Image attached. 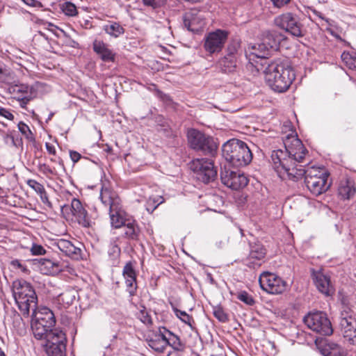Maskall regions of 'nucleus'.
Instances as JSON below:
<instances>
[{
  "label": "nucleus",
  "instance_id": "f257e3e1",
  "mask_svg": "<svg viewBox=\"0 0 356 356\" xmlns=\"http://www.w3.org/2000/svg\"><path fill=\"white\" fill-rule=\"evenodd\" d=\"M285 149L273 151L271 159L273 168L281 174L286 172L289 179L298 181L305 176V183L308 190L318 196L330 188L327 183L328 172L320 168H306L305 155L308 152L302 141L297 137L288 138L284 141Z\"/></svg>",
  "mask_w": 356,
  "mask_h": 356
},
{
  "label": "nucleus",
  "instance_id": "f03ea898",
  "mask_svg": "<svg viewBox=\"0 0 356 356\" xmlns=\"http://www.w3.org/2000/svg\"><path fill=\"white\" fill-rule=\"evenodd\" d=\"M268 86L275 92H286L296 79L294 70L287 59H277L261 63Z\"/></svg>",
  "mask_w": 356,
  "mask_h": 356
},
{
  "label": "nucleus",
  "instance_id": "7ed1b4c3",
  "mask_svg": "<svg viewBox=\"0 0 356 356\" xmlns=\"http://www.w3.org/2000/svg\"><path fill=\"white\" fill-rule=\"evenodd\" d=\"M222 156L227 161V166L241 168L248 165L252 159V154L243 141L232 138L222 147Z\"/></svg>",
  "mask_w": 356,
  "mask_h": 356
},
{
  "label": "nucleus",
  "instance_id": "20e7f679",
  "mask_svg": "<svg viewBox=\"0 0 356 356\" xmlns=\"http://www.w3.org/2000/svg\"><path fill=\"white\" fill-rule=\"evenodd\" d=\"M15 300L23 316H28L31 309H36L38 298L31 284L25 280L13 283Z\"/></svg>",
  "mask_w": 356,
  "mask_h": 356
},
{
  "label": "nucleus",
  "instance_id": "39448f33",
  "mask_svg": "<svg viewBox=\"0 0 356 356\" xmlns=\"http://www.w3.org/2000/svg\"><path fill=\"white\" fill-rule=\"evenodd\" d=\"M187 140L188 146L196 152L210 156H215L217 154L218 145L214 138L196 129L188 130Z\"/></svg>",
  "mask_w": 356,
  "mask_h": 356
},
{
  "label": "nucleus",
  "instance_id": "423d86ee",
  "mask_svg": "<svg viewBox=\"0 0 356 356\" xmlns=\"http://www.w3.org/2000/svg\"><path fill=\"white\" fill-rule=\"evenodd\" d=\"M190 168L195 173V178L207 184L215 180L217 170L213 162L209 159H196L190 163Z\"/></svg>",
  "mask_w": 356,
  "mask_h": 356
},
{
  "label": "nucleus",
  "instance_id": "0eeeda50",
  "mask_svg": "<svg viewBox=\"0 0 356 356\" xmlns=\"http://www.w3.org/2000/svg\"><path fill=\"white\" fill-rule=\"evenodd\" d=\"M304 322L309 328L321 335L328 336L333 332L331 322L324 312L309 313L305 316Z\"/></svg>",
  "mask_w": 356,
  "mask_h": 356
},
{
  "label": "nucleus",
  "instance_id": "6e6552de",
  "mask_svg": "<svg viewBox=\"0 0 356 356\" xmlns=\"http://www.w3.org/2000/svg\"><path fill=\"white\" fill-rule=\"evenodd\" d=\"M259 282L261 289L268 293L281 294L287 287V283L277 275L264 271L259 275Z\"/></svg>",
  "mask_w": 356,
  "mask_h": 356
},
{
  "label": "nucleus",
  "instance_id": "1a4fd4ad",
  "mask_svg": "<svg viewBox=\"0 0 356 356\" xmlns=\"http://www.w3.org/2000/svg\"><path fill=\"white\" fill-rule=\"evenodd\" d=\"M275 24L295 37L305 35L303 26L298 17L291 13H284L275 19Z\"/></svg>",
  "mask_w": 356,
  "mask_h": 356
},
{
  "label": "nucleus",
  "instance_id": "9d476101",
  "mask_svg": "<svg viewBox=\"0 0 356 356\" xmlns=\"http://www.w3.org/2000/svg\"><path fill=\"white\" fill-rule=\"evenodd\" d=\"M220 179L225 186L235 191L245 187L248 183V179L243 173L239 170H233L227 165L221 168Z\"/></svg>",
  "mask_w": 356,
  "mask_h": 356
},
{
  "label": "nucleus",
  "instance_id": "9b49d317",
  "mask_svg": "<svg viewBox=\"0 0 356 356\" xmlns=\"http://www.w3.org/2000/svg\"><path fill=\"white\" fill-rule=\"evenodd\" d=\"M229 32L225 30L216 29L208 33L204 39V49L209 54L219 53L226 43Z\"/></svg>",
  "mask_w": 356,
  "mask_h": 356
},
{
  "label": "nucleus",
  "instance_id": "f8f14e48",
  "mask_svg": "<svg viewBox=\"0 0 356 356\" xmlns=\"http://www.w3.org/2000/svg\"><path fill=\"white\" fill-rule=\"evenodd\" d=\"M183 23L185 28L193 33L202 31L206 26V19L201 12L195 9L186 12L183 15Z\"/></svg>",
  "mask_w": 356,
  "mask_h": 356
},
{
  "label": "nucleus",
  "instance_id": "ddd939ff",
  "mask_svg": "<svg viewBox=\"0 0 356 356\" xmlns=\"http://www.w3.org/2000/svg\"><path fill=\"white\" fill-rule=\"evenodd\" d=\"M70 209L76 221L81 227L89 228L95 224V222L88 213L85 206L79 199H72L70 204Z\"/></svg>",
  "mask_w": 356,
  "mask_h": 356
},
{
  "label": "nucleus",
  "instance_id": "4468645a",
  "mask_svg": "<svg viewBox=\"0 0 356 356\" xmlns=\"http://www.w3.org/2000/svg\"><path fill=\"white\" fill-rule=\"evenodd\" d=\"M122 276L125 280L127 291L131 297L136 294L137 282H136V272L132 262H127L123 268Z\"/></svg>",
  "mask_w": 356,
  "mask_h": 356
},
{
  "label": "nucleus",
  "instance_id": "2eb2a0df",
  "mask_svg": "<svg viewBox=\"0 0 356 356\" xmlns=\"http://www.w3.org/2000/svg\"><path fill=\"white\" fill-rule=\"evenodd\" d=\"M260 40V42L257 44H250L245 50L246 56L250 60H254V58L266 59L271 54L272 51L266 45Z\"/></svg>",
  "mask_w": 356,
  "mask_h": 356
},
{
  "label": "nucleus",
  "instance_id": "dca6fc26",
  "mask_svg": "<svg viewBox=\"0 0 356 356\" xmlns=\"http://www.w3.org/2000/svg\"><path fill=\"white\" fill-rule=\"evenodd\" d=\"M32 321L42 323L43 325H48L49 326L54 327L56 325L55 316L51 310L49 308L44 307L36 311V309H32Z\"/></svg>",
  "mask_w": 356,
  "mask_h": 356
},
{
  "label": "nucleus",
  "instance_id": "f3484780",
  "mask_svg": "<svg viewBox=\"0 0 356 356\" xmlns=\"http://www.w3.org/2000/svg\"><path fill=\"white\" fill-rule=\"evenodd\" d=\"M284 35L275 31H265L261 35V40L273 52L278 50L280 42Z\"/></svg>",
  "mask_w": 356,
  "mask_h": 356
},
{
  "label": "nucleus",
  "instance_id": "a211bd4d",
  "mask_svg": "<svg viewBox=\"0 0 356 356\" xmlns=\"http://www.w3.org/2000/svg\"><path fill=\"white\" fill-rule=\"evenodd\" d=\"M312 276L314 282L321 293L326 296H330L333 293V289L329 277L321 272H315Z\"/></svg>",
  "mask_w": 356,
  "mask_h": 356
},
{
  "label": "nucleus",
  "instance_id": "6ab92c4d",
  "mask_svg": "<svg viewBox=\"0 0 356 356\" xmlns=\"http://www.w3.org/2000/svg\"><path fill=\"white\" fill-rule=\"evenodd\" d=\"M93 51L104 62H114L115 54L108 48L102 40H95L92 43Z\"/></svg>",
  "mask_w": 356,
  "mask_h": 356
},
{
  "label": "nucleus",
  "instance_id": "aec40b11",
  "mask_svg": "<svg viewBox=\"0 0 356 356\" xmlns=\"http://www.w3.org/2000/svg\"><path fill=\"white\" fill-rule=\"evenodd\" d=\"M164 329V327H160L158 332L148 340L149 346L159 353H163L166 348V336L165 332H162Z\"/></svg>",
  "mask_w": 356,
  "mask_h": 356
},
{
  "label": "nucleus",
  "instance_id": "412c9836",
  "mask_svg": "<svg viewBox=\"0 0 356 356\" xmlns=\"http://www.w3.org/2000/svg\"><path fill=\"white\" fill-rule=\"evenodd\" d=\"M99 197L103 204L108 207L109 209H116V207L121 204V200L115 192L107 188H102Z\"/></svg>",
  "mask_w": 356,
  "mask_h": 356
},
{
  "label": "nucleus",
  "instance_id": "4be33fe9",
  "mask_svg": "<svg viewBox=\"0 0 356 356\" xmlns=\"http://www.w3.org/2000/svg\"><path fill=\"white\" fill-rule=\"evenodd\" d=\"M162 332H165L166 336V347L169 346L175 350L174 352L169 353L168 356H175L176 352H183L184 350L185 345L177 335L173 334L165 327Z\"/></svg>",
  "mask_w": 356,
  "mask_h": 356
},
{
  "label": "nucleus",
  "instance_id": "5701e85b",
  "mask_svg": "<svg viewBox=\"0 0 356 356\" xmlns=\"http://www.w3.org/2000/svg\"><path fill=\"white\" fill-rule=\"evenodd\" d=\"M356 188L350 179L341 180L338 187V195L343 200H350L355 196Z\"/></svg>",
  "mask_w": 356,
  "mask_h": 356
},
{
  "label": "nucleus",
  "instance_id": "b1692460",
  "mask_svg": "<svg viewBox=\"0 0 356 356\" xmlns=\"http://www.w3.org/2000/svg\"><path fill=\"white\" fill-rule=\"evenodd\" d=\"M58 248L65 255L77 259L81 255V249L75 247L70 241L60 239L57 243Z\"/></svg>",
  "mask_w": 356,
  "mask_h": 356
},
{
  "label": "nucleus",
  "instance_id": "393cba45",
  "mask_svg": "<svg viewBox=\"0 0 356 356\" xmlns=\"http://www.w3.org/2000/svg\"><path fill=\"white\" fill-rule=\"evenodd\" d=\"M123 214L124 211L122 209L121 204L116 207V209H113V208L109 209L111 224L113 227L118 229L124 225L125 222Z\"/></svg>",
  "mask_w": 356,
  "mask_h": 356
},
{
  "label": "nucleus",
  "instance_id": "a878e982",
  "mask_svg": "<svg viewBox=\"0 0 356 356\" xmlns=\"http://www.w3.org/2000/svg\"><path fill=\"white\" fill-rule=\"evenodd\" d=\"M339 326L341 334L356 330V318L347 314H341L339 318Z\"/></svg>",
  "mask_w": 356,
  "mask_h": 356
},
{
  "label": "nucleus",
  "instance_id": "bb28decb",
  "mask_svg": "<svg viewBox=\"0 0 356 356\" xmlns=\"http://www.w3.org/2000/svg\"><path fill=\"white\" fill-rule=\"evenodd\" d=\"M39 264L40 271L44 275H52L60 271L58 263L48 259H40Z\"/></svg>",
  "mask_w": 356,
  "mask_h": 356
},
{
  "label": "nucleus",
  "instance_id": "cd10ccee",
  "mask_svg": "<svg viewBox=\"0 0 356 356\" xmlns=\"http://www.w3.org/2000/svg\"><path fill=\"white\" fill-rule=\"evenodd\" d=\"M44 344H58V343H65L67 342V339L65 334L60 330L58 328H54L53 331H51L48 337L44 340Z\"/></svg>",
  "mask_w": 356,
  "mask_h": 356
},
{
  "label": "nucleus",
  "instance_id": "c85d7f7f",
  "mask_svg": "<svg viewBox=\"0 0 356 356\" xmlns=\"http://www.w3.org/2000/svg\"><path fill=\"white\" fill-rule=\"evenodd\" d=\"M124 234L125 236L131 240H138L140 235V229L135 221L124 223Z\"/></svg>",
  "mask_w": 356,
  "mask_h": 356
},
{
  "label": "nucleus",
  "instance_id": "c756f323",
  "mask_svg": "<svg viewBox=\"0 0 356 356\" xmlns=\"http://www.w3.org/2000/svg\"><path fill=\"white\" fill-rule=\"evenodd\" d=\"M46 353L48 356H65L66 355V344H44Z\"/></svg>",
  "mask_w": 356,
  "mask_h": 356
},
{
  "label": "nucleus",
  "instance_id": "7c9ffc66",
  "mask_svg": "<svg viewBox=\"0 0 356 356\" xmlns=\"http://www.w3.org/2000/svg\"><path fill=\"white\" fill-rule=\"evenodd\" d=\"M0 82L6 84L15 83V74L10 68L0 61Z\"/></svg>",
  "mask_w": 356,
  "mask_h": 356
},
{
  "label": "nucleus",
  "instance_id": "2f4dec72",
  "mask_svg": "<svg viewBox=\"0 0 356 356\" xmlns=\"http://www.w3.org/2000/svg\"><path fill=\"white\" fill-rule=\"evenodd\" d=\"M250 250L248 257L250 259L261 261L266 256V249L260 243L250 244Z\"/></svg>",
  "mask_w": 356,
  "mask_h": 356
},
{
  "label": "nucleus",
  "instance_id": "473e14b6",
  "mask_svg": "<svg viewBox=\"0 0 356 356\" xmlns=\"http://www.w3.org/2000/svg\"><path fill=\"white\" fill-rule=\"evenodd\" d=\"M10 86L8 90L10 93L13 94L15 96L18 95H28L32 93V87L25 84H8Z\"/></svg>",
  "mask_w": 356,
  "mask_h": 356
},
{
  "label": "nucleus",
  "instance_id": "72a5a7b5",
  "mask_svg": "<svg viewBox=\"0 0 356 356\" xmlns=\"http://www.w3.org/2000/svg\"><path fill=\"white\" fill-rule=\"evenodd\" d=\"M103 29L107 34L114 38H118L124 33V29L118 22L106 24Z\"/></svg>",
  "mask_w": 356,
  "mask_h": 356
},
{
  "label": "nucleus",
  "instance_id": "f704fd0d",
  "mask_svg": "<svg viewBox=\"0 0 356 356\" xmlns=\"http://www.w3.org/2000/svg\"><path fill=\"white\" fill-rule=\"evenodd\" d=\"M170 305L175 316L182 322L187 324L191 329H193V325L195 323V321L193 317L188 314L186 312L178 309L175 307L172 302H170Z\"/></svg>",
  "mask_w": 356,
  "mask_h": 356
},
{
  "label": "nucleus",
  "instance_id": "c9c22d12",
  "mask_svg": "<svg viewBox=\"0 0 356 356\" xmlns=\"http://www.w3.org/2000/svg\"><path fill=\"white\" fill-rule=\"evenodd\" d=\"M236 57L228 56L225 55L220 61V65L223 71L229 72L236 67Z\"/></svg>",
  "mask_w": 356,
  "mask_h": 356
},
{
  "label": "nucleus",
  "instance_id": "e433bc0d",
  "mask_svg": "<svg viewBox=\"0 0 356 356\" xmlns=\"http://www.w3.org/2000/svg\"><path fill=\"white\" fill-rule=\"evenodd\" d=\"M341 59L346 66L350 70H353L356 71V54L349 53V52H343L341 54Z\"/></svg>",
  "mask_w": 356,
  "mask_h": 356
},
{
  "label": "nucleus",
  "instance_id": "4c0bfd02",
  "mask_svg": "<svg viewBox=\"0 0 356 356\" xmlns=\"http://www.w3.org/2000/svg\"><path fill=\"white\" fill-rule=\"evenodd\" d=\"M31 330L35 338L38 340H45L48 337L49 334L54 330L42 328L40 325L38 327L35 326V327H31Z\"/></svg>",
  "mask_w": 356,
  "mask_h": 356
},
{
  "label": "nucleus",
  "instance_id": "58836bf2",
  "mask_svg": "<svg viewBox=\"0 0 356 356\" xmlns=\"http://www.w3.org/2000/svg\"><path fill=\"white\" fill-rule=\"evenodd\" d=\"M213 314L220 322L225 323L229 321L227 314L220 305L213 307Z\"/></svg>",
  "mask_w": 356,
  "mask_h": 356
},
{
  "label": "nucleus",
  "instance_id": "ea45409f",
  "mask_svg": "<svg viewBox=\"0 0 356 356\" xmlns=\"http://www.w3.org/2000/svg\"><path fill=\"white\" fill-rule=\"evenodd\" d=\"M63 12L67 16L74 17L77 15V9L74 3L70 1L65 2L61 6Z\"/></svg>",
  "mask_w": 356,
  "mask_h": 356
},
{
  "label": "nucleus",
  "instance_id": "a19ab883",
  "mask_svg": "<svg viewBox=\"0 0 356 356\" xmlns=\"http://www.w3.org/2000/svg\"><path fill=\"white\" fill-rule=\"evenodd\" d=\"M19 131L24 135L29 140H35L33 134L30 130L29 126L23 122H19L17 124Z\"/></svg>",
  "mask_w": 356,
  "mask_h": 356
},
{
  "label": "nucleus",
  "instance_id": "79ce46f5",
  "mask_svg": "<svg viewBox=\"0 0 356 356\" xmlns=\"http://www.w3.org/2000/svg\"><path fill=\"white\" fill-rule=\"evenodd\" d=\"M237 298L250 306H252L255 303V300L253 297L245 291L239 292L237 295Z\"/></svg>",
  "mask_w": 356,
  "mask_h": 356
},
{
  "label": "nucleus",
  "instance_id": "37998d69",
  "mask_svg": "<svg viewBox=\"0 0 356 356\" xmlns=\"http://www.w3.org/2000/svg\"><path fill=\"white\" fill-rule=\"evenodd\" d=\"M74 293L72 291H66L59 296V300L66 303L67 305H70L75 299Z\"/></svg>",
  "mask_w": 356,
  "mask_h": 356
},
{
  "label": "nucleus",
  "instance_id": "c03bdc74",
  "mask_svg": "<svg viewBox=\"0 0 356 356\" xmlns=\"http://www.w3.org/2000/svg\"><path fill=\"white\" fill-rule=\"evenodd\" d=\"M240 47L239 42L236 40L232 41L227 48V54L228 56L236 57L235 55Z\"/></svg>",
  "mask_w": 356,
  "mask_h": 356
},
{
  "label": "nucleus",
  "instance_id": "a18cd8bd",
  "mask_svg": "<svg viewBox=\"0 0 356 356\" xmlns=\"http://www.w3.org/2000/svg\"><path fill=\"white\" fill-rule=\"evenodd\" d=\"M346 342L350 345L356 346V330L342 334Z\"/></svg>",
  "mask_w": 356,
  "mask_h": 356
},
{
  "label": "nucleus",
  "instance_id": "49530a36",
  "mask_svg": "<svg viewBox=\"0 0 356 356\" xmlns=\"http://www.w3.org/2000/svg\"><path fill=\"white\" fill-rule=\"evenodd\" d=\"M138 318L145 324L152 325V320L151 318L150 315L145 310L144 307L143 309H141L138 315Z\"/></svg>",
  "mask_w": 356,
  "mask_h": 356
},
{
  "label": "nucleus",
  "instance_id": "de8ad7c7",
  "mask_svg": "<svg viewBox=\"0 0 356 356\" xmlns=\"http://www.w3.org/2000/svg\"><path fill=\"white\" fill-rule=\"evenodd\" d=\"M26 184L30 188L33 189L38 194L40 193L44 189L43 185L38 182L35 179H28Z\"/></svg>",
  "mask_w": 356,
  "mask_h": 356
},
{
  "label": "nucleus",
  "instance_id": "09e8293b",
  "mask_svg": "<svg viewBox=\"0 0 356 356\" xmlns=\"http://www.w3.org/2000/svg\"><path fill=\"white\" fill-rule=\"evenodd\" d=\"M15 99L19 102V105L22 108H25L27 104L33 99V94H29L28 95H18L15 96Z\"/></svg>",
  "mask_w": 356,
  "mask_h": 356
},
{
  "label": "nucleus",
  "instance_id": "8fccbe9b",
  "mask_svg": "<svg viewBox=\"0 0 356 356\" xmlns=\"http://www.w3.org/2000/svg\"><path fill=\"white\" fill-rule=\"evenodd\" d=\"M145 6H150L153 8L161 7L164 4L165 0H143Z\"/></svg>",
  "mask_w": 356,
  "mask_h": 356
},
{
  "label": "nucleus",
  "instance_id": "3c124183",
  "mask_svg": "<svg viewBox=\"0 0 356 356\" xmlns=\"http://www.w3.org/2000/svg\"><path fill=\"white\" fill-rule=\"evenodd\" d=\"M245 264L250 268L257 269L261 266V261H258L256 259H250V257H248L245 260Z\"/></svg>",
  "mask_w": 356,
  "mask_h": 356
},
{
  "label": "nucleus",
  "instance_id": "603ef678",
  "mask_svg": "<svg viewBox=\"0 0 356 356\" xmlns=\"http://www.w3.org/2000/svg\"><path fill=\"white\" fill-rule=\"evenodd\" d=\"M31 252L33 255H44L46 253V250L43 246L35 243L33 244Z\"/></svg>",
  "mask_w": 356,
  "mask_h": 356
},
{
  "label": "nucleus",
  "instance_id": "864d4df0",
  "mask_svg": "<svg viewBox=\"0 0 356 356\" xmlns=\"http://www.w3.org/2000/svg\"><path fill=\"white\" fill-rule=\"evenodd\" d=\"M325 356H345L341 347H337L330 351L324 350Z\"/></svg>",
  "mask_w": 356,
  "mask_h": 356
},
{
  "label": "nucleus",
  "instance_id": "5fc2aeb1",
  "mask_svg": "<svg viewBox=\"0 0 356 356\" xmlns=\"http://www.w3.org/2000/svg\"><path fill=\"white\" fill-rule=\"evenodd\" d=\"M10 265L15 268H19L21 270L22 272L23 273H28L29 270L27 269V268L26 266H24V265L22 264V263L17 260V259H15V260H13L11 262H10Z\"/></svg>",
  "mask_w": 356,
  "mask_h": 356
},
{
  "label": "nucleus",
  "instance_id": "6e6d98bb",
  "mask_svg": "<svg viewBox=\"0 0 356 356\" xmlns=\"http://www.w3.org/2000/svg\"><path fill=\"white\" fill-rule=\"evenodd\" d=\"M39 195H40L42 202L44 204H46L48 207L51 208L52 204L49 200V197H48V195H47V193L45 189H44V191H42L40 193H39Z\"/></svg>",
  "mask_w": 356,
  "mask_h": 356
},
{
  "label": "nucleus",
  "instance_id": "4d7b16f0",
  "mask_svg": "<svg viewBox=\"0 0 356 356\" xmlns=\"http://www.w3.org/2000/svg\"><path fill=\"white\" fill-rule=\"evenodd\" d=\"M0 115L9 120H13L14 115L8 109L5 108H0Z\"/></svg>",
  "mask_w": 356,
  "mask_h": 356
},
{
  "label": "nucleus",
  "instance_id": "13d9d810",
  "mask_svg": "<svg viewBox=\"0 0 356 356\" xmlns=\"http://www.w3.org/2000/svg\"><path fill=\"white\" fill-rule=\"evenodd\" d=\"M26 5L35 7V8H41L42 7V4L41 2L37 0H22Z\"/></svg>",
  "mask_w": 356,
  "mask_h": 356
},
{
  "label": "nucleus",
  "instance_id": "bf43d9fd",
  "mask_svg": "<svg viewBox=\"0 0 356 356\" xmlns=\"http://www.w3.org/2000/svg\"><path fill=\"white\" fill-rule=\"evenodd\" d=\"M70 156L74 163L78 162L81 158V155L79 152L74 150L70 151Z\"/></svg>",
  "mask_w": 356,
  "mask_h": 356
},
{
  "label": "nucleus",
  "instance_id": "052dcab7",
  "mask_svg": "<svg viewBox=\"0 0 356 356\" xmlns=\"http://www.w3.org/2000/svg\"><path fill=\"white\" fill-rule=\"evenodd\" d=\"M40 170L45 174H54V170L45 163L40 165Z\"/></svg>",
  "mask_w": 356,
  "mask_h": 356
},
{
  "label": "nucleus",
  "instance_id": "680f3d73",
  "mask_svg": "<svg viewBox=\"0 0 356 356\" xmlns=\"http://www.w3.org/2000/svg\"><path fill=\"white\" fill-rule=\"evenodd\" d=\"M273 5L277 8H281L289 3L290 0H271Z\"/></svg>",
  "mask_w": 356,
  "mask_h": 356
},
{
  "label": "nucleus",
  "instance_id": "e2e57ef3",
  "mask_svg": "<svg viewBox=\"0 0 356 356\" xmlns=\"http://www.w3.org/2000/svg\"><path fill=\"white\" fill-rule=\"evenodd\" d=\"M45 147L49 154L56 155V151L55 147L49 143H46Z\"/></svg>",
  "mask_w": 356,
  "mask_h": 356
},
{
  "label": "nucleus",
  "instance_id": "0e129e2a",
  "mask_svg": "<svg viewBox=\"0 0 356 356\" xmlns=\"http://www.w3.org/2000/svg\"><path fill=\"white\" fill-rule=\"evenodd\" d=\"M39 325L40 327H42V328H46V329H49V330H54L53 326H49L48 325H46V324L43 325L42 323H38L37 322H34V321H31V327H35V326L38 327Z\"/></svg>",
  "mask_w": 356,
  "mask_h": 356
},
{
  "label": "nucleus",
  "instance_id": "69168bd1",
  "mask_svg": "<svg viewBox=\"0 0 356 356\" xmlns=\"http://www.w3.org/2000/svg\"><path fill=\"white\" fill-rule=\"evenodd\" d=\"M337 347H341V346L335 343H327L326 347L325 348L324 350H327V351H330L332 349H335V348H337Z\"/></svg>",
  "mask_w": 356,
  "mask_h": 356
},
{
  "label": "nucleus",
  "instance_id": "338daca9",
  "mask_svg": "<svg viewBox=\"0 0 356 356\" xmlns=\"http://www.w3.org/2000/svg\"><path fill=\"white\" fill-rule=\"evenodd\" d=\"M172 135V131L170 129H166V136L170 137Z\"/></svg>",
  "mask_w": 356,
  "mask_h": 356
},
{
  "label": "nucleus",
  "instance_id": "774afa93",
  "mask_svg": "<svg viewBox=\"0 0 356 356\" xmlns=\"http://www.w3.org/2000/svg\"><path fill=\"white\" fill-rule=\"evenodd\" d=\"M54 115V113H53V112L50 113L47 119L46 120V122H48L49 120H51V119L52 118Z\"/></svg>",
  "mask_w": 356,
  "mask_h": 356
}]
</instances>
